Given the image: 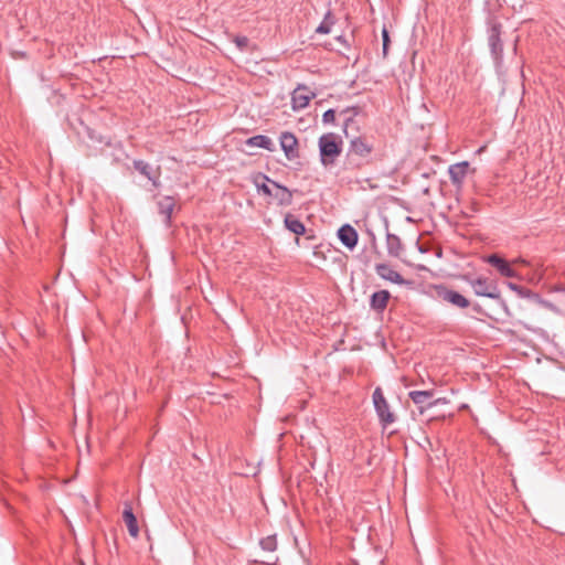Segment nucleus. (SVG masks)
<instances>
[{
    "instance_id": "f257e3e1",
    "label": "nucleus",
    "mask_w": 565,
    "mask_h": 565,
    "mask_svg": "<svg viewBox=\"0 0 565 565\" xmlns=\"http://www.w3.org/2000/svg\"><path fill=\"white\" fill-rule=\"evenodd\" d=\"M373 162V145L363 137L351 139L345 153L344 168L360 169Z\"/></svg>"
},
{
    "instance_id": "f03ea898",
    "label": "nucleus",
    "mask_w": 565,
    "mask_h": 565,
    "mask_svg": "<svg viewBox=\"0 0 565 565\" xmlns=\"http://www.w3.org/2000/svg\"><path fill=\"white\" fill-rule=\"evenodd\" d=\"M469 286L472 288L475 295L479 297H487L495 300L504 312H509L505 300L501 297L498 284L487 277L479 276L476 278L467 279Z\"/></svg>"
},
{
    "instance_id": "7ed1b4c3",
    "label": "nucleus",
    "mask_w": 565,
    "mask_h": 565,
    "mask_svg": "<svg viewBox=\"0 0 565 565\" xmlns=\"http://www.w3.org/2000/svg\"><path fill=\"white\" fill-rule=\"evenodd\" d=\"M320 161L323 167L334 164L342 152V139L333 132L322 135L318 140Z\"/></svg>"
},
{
    "instance_id": "20e7f679",
    "label": "nucleus",
    "mask_w": 565,
    "mask_h": 565,
    "mask_svg": "<svg viewBox=\"0 0 565 565\" xmlns=\"http://www.w3.org/2000/svg\"><path fill=\"white\" fill-rule=\"evenodd\" d=\"M488 43L491 56L494 60L495 66L500 67L503 62V43L501 41V24L494 22L488 30Z\"/></svg>"
},
{
    "instance_id": "39448f33",
    "label": "nucleus",
    "mask_w": 565,
    "mask_h": 565,
    "mask_svg": "<svg viewBox=\"0 0 565 565\" xmlns=\"http://www.w3.org/2000/svg\"><path fill=\"white\" fill-rule=\"evenodd\" d=\"M373 404L375 412L379 416L381 424L386 427L394 423L395 418L393 413L390 411V405L383 395L380 387H376L373 392Z\"/></svg>"
},
{
    "instance_id": "423d86ee",
    "label": "nucleus",
    "mask_w": 565,
    "mask_h": 565,
    "mask_svg": "<svg viewBox=\"0 0 565 565\" xmlns=\"http://www.w3.org/2000/svg\"><path fill=\"white\" fill-rule=\"evenodd\" d=\"M262 180L268 181L273 185L271 198L277 201L280 206H288L292 203V192L285 185L269 179L267 175H262Z\"/></svg>"
},
{
    "instance_id": "0eeeda50",
    "label": "nucleus",
    "mask_w": 565,
    "mask_h": 565,
    "mask_svg": "<svg viewBox=\"0 0 565 565\" xmlns=\"http://www.w3.org/2000/svg\"><path fill=\"white\" fill-rule=\"evenodd\" d=\"M280 148L288 160H295L299 157L298 140L292 132L284 131L279 137Z\"/></svg>"
},
{
    "instance_id": "6e6552de",
    "label": "nucleus",
    "mask_w": 565,
    "mask_h": 565,
    "mask_svg": "<svg viewBox=\"0 0 565 565\" xmlns=\"http://www.w3.org/2000/svg\"><path fill=\"white\" fill-rule=\"evenodd\" d=\"M438 296L444 301L451 303L452 306L457 308H467L470 305V301L460 292L448 289L446 287H441L438 289Z\"/></svg>"
},
{
    "instance_id": "1a4fd4ad",
    "label": "nucleus",
    "mask_w": 565,
    "mask_h": 565,
    "mask_svg": "<svg viewBox=\"0 0 565 565\" xmlns=\"http://www.w3.org/2000/svg\"><path fill=\"white\" fill-rule=\"evenodd\" d=\"M486 263L497 268V270L507 278L516 277V271L510 266V264L499 256L498 254H490L484 258Z\"/></svg>"
},
{
    "instance_id": "9d476101",
    "label": "nucleus",
    "mask_w": 565,
    "mask_h": 565,
    "mask_svg": "<svg viewBox=\"0 0 565 565\" xmlns=\"http://www.w3.org/2000/svg\"><path fill=\"white\" fill-rule=\"evenodd\" d=\"M338 238L349 249H353L359 239L358 232L350 224H344L338 230Z\"/></svg>"
},
{
    "instance_id": "9b49d317",
    "label": "nucleus",
    "mask_w": 565,
    "mask_h": 565,
    "mask_svg": "<svg viewBox=\"0 0 565 565\" xmlns=\"http://www.w3.org/2000/svg\"><path fill=\"white\" fill-rule=\"evenodd\" d=\"M469 169L468 161H461L449 166L448 174L455 186H461Z\"/></svg>"
},
{
    "instance_id": "f8f14e48",
    "label": "nucleus",
    "mask_w": 565,
    "mask_h": 565,
    "mask_svg": "<svg viewBox=\"0 0 565 565\" xmlns=\"http://www.w3.org/2000/svg\"><path fill=\"white\" fill-rule=\"evenodd\" d=\"M376 274L385 280H388L391 282H394L396 285H406L409 284L407 280H405L396 270H394L390 265L387 264H377L375 267Z\"/></svg>"
},
{
    "instance_id": "ddd939ff",
    "label": "nucleus",
    "mask_w": 565,
    "mask_h": 565,
    "mask_svg": "<svg viewBox=\"0 0 565 565\" xmlns=\"http://www.w3.org/2000/svg\"><path fill=\"white\" fill-rule=\"evenodd\" d=\"M307 87L299 85L291 94V103L294 110L303 109L309 105L311 96L306 94Z\"/></svg>"
},
{
    "instance_id": "4468645a",
    "label": "nucleus",
    "mask_w": 565,
    "mask_h": 565,
    "mask_svg": "<svg viewBox=\"0 0 565 565\" xmlns=\"http://www.w3.org/2000/svg\"><path fill=\"white\" fill-rule=\"evenodd\" d=\"M122 520L127 525L128 532L132 537H137L139 534V526L137 522V518L134 514L132 508L130 503H125V509L122 511Z\"/></svg>"
},
{
    "instance_id": "2eb2a0df",
    "label": "nucleus",
    "mask_w": 565,
    "mask_h": 565,
    "mask_svg": "<svg viewBox=\"0 0 565 565\" xmlns=\"http://www.w3.org/2000/svg\"><path fill=\"white\" fill-rule=\"evenodd\" d=\"M391 298V294L387 290H379L371 295L370 307L371 309L382 312L387 307V302Z\"/></svg>"
},
{
    "instance_id": "dca6fc26",
    "label": "nucleus",
    "mask_w": 565,
    "mask_h": 565,
    "mask_svg": "<svg viewBox=\"0 0 565 565\" xmlns=\"http://www.w3.org/2000/svg\"><path fill=\"white\" fill-rule=\"evenodd\" d=\"M132 164L134 168L151 181L154 186L159 185L158 173L148 162L143 160H134Z\"/></svg>"
},
{
    "instance_id": "f3484780",
    "label": "nucleus",
    "mask_w": 565,
    "mask_h": 565,
    "mask_svg": "<svg viewBox=\"0 0 565 565\" xmlns=\"http://www.w3.org/2000/svg\"><path fill=\"white\" fill-rule=\"evenodd\" d=\"M174 206L175 203L172 196H163L158 201V211L160 215L164 217V223L167 225H169L171 222V215L173 213Z\"/></svg>"
},
{
    "instance_id": "a211bd4d",
    "label": "nucleus",
    "mask_w": 565,
    "mask_h": 565,
    "mask_svg": "<svg viewBox=\"0 0 565 565\" xmlns=\"http://www.w3.org/2000/svg\"><path fill=\"white\" fill-rule=\"evenodd\" d=\"M246 145L250 147H258L266 149L270 152L276 150L275 143L273 140L265 135H255L246 140Z\"/></svg>"
},
{
    "instance_id": "6ab92c4d",
    "label": "nucleus",
    "mask_w": 565,
    "mask_h": 565,
    "mask_svg": "<svg viewBox=\"0 0 565 565\" xmlns=\"http://www.w3.org/2000/svg\"><path fill=\"white\" fill-rule=\"evenodd\" d=\"M284 223H285V226L287 227V230H289L290 232H292L296 235H302L306 232V227H305L303 223L301 221H299L298 218H296L291 214H287L285 216Z\"/></svg>"
},
{
    "instance_id": "aec40b11",
    "label": "nucleus",
    "mask_w": 565,
    "mask_h": 565,
    "mask_svg": "<svg viewBox=\"0 0 565 565\" xmlns=\"http://www.w3.org/2000/svg\"><path fill=\"white\" fill-rule=\"evenodd\" d=\"M387 253L391 256L397 257L402 252V243L397 235L387 233L386 234Z\"/></svg>"
},
{
    "instance_id": "412c9836",
    "label": "nucleus",
    "mask_w": 565,
    "mask_h": 565,
    "mask_svg": "<svg viewBox=\"0 0 565 565\" xmlns=\"http://www.w3.org/2000/svg\"><path fill=\"white\" fill-rule=\"evenodd\" d=\"M358 107H348L340 113V116L343 117V131L348 136V128L353 122L354 117L358 115Z\"/></svg>"
},
{
    "instance_id": "4be33fe9",
    "label": "nucleus",
    "mask_w": 565,
    "mask_h": 565,
    "mask_svg": "<svg viewBox=\"0 0 565 565\" xmlns=\"http://www.w3.org/2000/svg\"><path fill=\"white\" fill-rule=\"evenodd\" d=\"M409 398L416 404V405H425L428 399L433 396L431 391H412L408 393Z\"/></svg>"
},
{
    "instance_id": "5701e85b",
    "label": "nucleus",
    "mask_w": 565,
    "mask_h": 565,
    "mask_svg": "<svg viewBox=\"0 0 565 565\" xmlns=\"http://www.w3.org/2000/svg\"><path fill=\"white\" fill-rule=\"evenodd\" d=\"M530 300H532L533 302L537 303L539 306H541L550 311H553L555 313L559 312V309L553 302L542 298L539 294H536L534 291H533Z\"/></svg>"
},
{
    "instance_id": "b1692460",
    "label": "nucleus",
    "mask_w": 565,
    "mask_h": 565,
    "mask_svg": "<svg viewBox=\"0 0 565 565\" xmlns=\"http://www.w3.org/2000/svg\"><path fill=\"white\" fill-rule=\"evenodd\" d=\"M507 286L509 289L514 291L520 298L530 299L533 294V291L531 289H527L523 286H520V285L511 282V281H508Z\"/></svg>"
},
{
    "instance_id": "393cba45",
    "label": "nucleus",
    "mask_w": 565,
    "mask_h": 565,
    "mask_svg": "<svg viewBox=\"0 0 565 565\" xmlns=\"http://www.w3.org/2000/svg\"><path fill=\"white\" fill-rule=\"evenodd\" d=\"M332 24H333V20L331 17V12L328 11L327 14L324 15L323 21L316 29V32L321 33V34H328L331 32Z\"/></svg>"
},
{
    "instance_id": "a878e982",
    "label": "nucleus",
    "mask_w": 565,
    "mask_h": 565,
    "mask_svg": "<svg viewBox=\"0 0 565 565\" xmlns=\"http://www.w3.org/2000/svg\"><path fill=\"white\" fill-rule=\"evenodd\" d=\"M262 175L263 174H259L255 179L254 183H255L258 192L263 193L264 195L270 196L274 188H273V185L270 186L268 184L269 183L268 181L264 180V182H259V179H262Z\"/></svg>"
},
{
    "instance_id": "bb28decb",
    "label": "nucleus",
    "mask_w": 565,
    "mask_h": 565,
    "mask_svg": "<svg viewBox=\"0 0 565 565\" xmlns=\"http://www.w3.org/2000/svg\"><path fill=\"white\" fill-rule=\"evenodd\" d=\"M263 550L273 552L277 547V542L275 536H267L260 540L259 542Z\"/></svg>"
},
{
    "instance_id": "cd10ccee",
    "label": "nucleus",
    "mask_w": 565,
    "mask_h": 565,
    "mask_svg": "<svg viewBox=\"0 0 565 565\" xmlns=\"http://www.w3.org/2000/svg\"><path fill=\"white\" fill-rule=\"evenodd\" d=\"M382 42H383V47H382V51H383V55L386 56L387 55V52H388V46H390V34H388V31L386 30V28H383L382 30Z\"/></svg>"
},
{
    "instance_id": "c85d7f7f",
    "label": "nucleus",
    "mask_w": 565,
    "mask_h": 565,
    "mask_svg": "<svg viewBox=\"0 0 565 565\" xmlns=\"http://www.w3.org/2000/svg\"><path fill=\"white\" fill-rule=\"evenodd\" d=\"M335 120V111L334 109H328L322 115V122L323 124H333Z\"/></svg>"
},
{
    "instance_id": "c756f323",
    "label": "nucleus",
    "mask_w": 565,
    "mask_h": 565,
    "mask_svg": "<svg viewBox=\"0 0 565 565\" xmlns=\"http://www.w3.org/2000/svg\"><path fill=\"white\" fill-rule=\"evenodd\" d=\"M235 43H236L237 47L243 50L244 47H246V45L248 43V39L246 36H237L235 39Z\"/></svg>"
},
{
    "instance_id": "7c9ffc66",
    "label": "nucleus",
    "mask_w": 565,
    "mask_h": 565,
    "mask_svg": "<svg viewBox=\"0 0 565 565\" xmlns=\"http://www.w3.org/2000/svg\"><path fill=\"white\" fill-rule=\"evenodd\" d=\"M472 309H473V311H476L477 313H480V315H482V313H483V310H482L481 306H480V305H478V303L473 305Z\"/></svg>"
}]
</instances>
